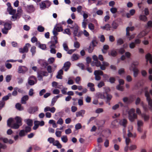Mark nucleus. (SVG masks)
I'll list each match as a JSON object with an SVG mask.
<instances>
[{
    "mask_svg": "<svg viewBox=\"0 0 152 152\" xmlns=\"http://www.w3.org/2000/svg\"><path fill=\"white\" fill-rule=\"evenodd\" d=\"M7 123L8 126L14 129H18L22 125L21 119L18 116H16L15 119L12 118H9Z\"/></svg>",
    "mask_w": 152,
    "mask_h": 152,
    "instance_id": "f257e3e1",
    "label": "nucleus"
},
{
    "mask_svg": "<svg viewBox=\"0 0 152 152\" xmlns=\"http://www.w3.org/2000/svg\"><path fill=\"white\" fill-rule=\"evenodd\" d=\"M102 64H101V62L98 60L95 62H92L91 65L93 66H94L95 65L97 67H100L101 69L102 70H105L106 69V67L110 65L108 62L106 61H103Z\"/></svg>",
    "mask_w": 152,
    "mask_h": 152,
    "instance_id": "f03ea898",
    "label": "nucleus"
},
{
    "mask_svg": "<svg viewBox=\"0 0 152 152\" xmlns=\"http://www.w3.org/2000/svg\"><path fill=\"white\" fill-rule=\"evenodd\" d=\"M148 87H145L143 88L142 91L145 92V95L146 97V99L150 106V109L152 112V99L150 96L149 93L148 91Z\"/></svg>",
    "mask_w": 152,
    "mask_h": 152,
    "instance_id": "7ed1b4c3",
    "label": "nucleus"
},
{
    "mask_svg": "<svg viewBox=\"0 0 152 152\" xmlns=\"http://www.w3.org/2000/svg\"><path fill=\"white\" fill-rule=\"evenodd\" d=\"M135 111L134 109L132 108L128 112L129 119L132 122H133L135 119H137V114L134 113Z\"/></svg>",
    "mask_w": 152,
    "mask_h": 152,
    "instance_id": "20e7f679",
    "label": "nucleus"
},
{
    "mask_svg": "<svg viewBox=\"0 0 152 152\" xmlns=\"http://www.w3.org/2000/svg\"><path fill=\"white\" fill-rule=\"evenodd\" d=\"M110 91V89L109 88H107V90H105V92L104 93V94L102 95V98H106V103H108L109 105H110V102L112 97V96L111 95L107 93L108 91Z\"/></svg>",
    "mask_w": 152,
    "mask_h": 152,
    "instance_id": "39448f33",
    "label": "nucleus"
},
{
    "mask_svg": "<svg viewBox=\"0 0 152 152\" xmlns=\"http://www.w3.org/2000/svg\"><path fill=\"white\" fill-rule=\"evenodd\" d=\"M139 63L138 62H133L131 65V67L132 68V71L134 72V76L136 77L138 75L139 70L136 66L138 65Z\"/></svg>",
    "mask_w": 152,
    "mask_h": 152,
    "instance_id": "423d86ee",
    "label": "nucleus"
},
{
    "mask_svg": "<svg viewBox=\"0 0 152 152\" xmlns=\"http://www.w3.org/2000/svg\"><path fill=\"white\" fill-rule=\"evenodd\" d=\"M31 46V45L28 43H26L23 48L19 49V51L21 53H27L28 51V47Z\"/></svg>",
    "mask_w": 152,
    "mask_h": 152,
    "instance_id": "0eeeda50",
    "label": "nucleus"
},
{
    "mask_svg": "<svg viewBox=\"0 0 152 152\" xmlns=\"http://www.w3.org/2000/svg\"><path fill=\"white\" fill-rule=\"evenodd\" d=\"M28 70V69L24 66H20L18 69L19 73H24Z\"/></svg>",
    "mask_w": 152,
    "mask_h": 152,
    "instance_id": "6e6552de",
    "label": "nucleus"
},
{
    "mask_svg": "<svg viewBox=\"0 0 152 152\" xmlns=\"http://www.w3.org/2000/svg\"><path fill=\"white\" fill-rule=\"evenodd\" d=\"M51 45L50 46V48H56V45L58 43L57 39H52L50 42Z\"/></svg>",
    "mask_w": 152,
    "mask_h": 152,
    "instance_id": "1a4fd4ad",
    "label": "nucleus"
},
{
    "mask_svg": "<svg viewBox=\"0 0 152 152\" xmlns=\"http://www.w3.org/2000/svg\"><path fill=\"white\" fill-rule=\"evenodd\" d=\"M26 9L28 11L30 12H33L35 10V8L33 5H27L26 6Z\"/></svg>",
    "mask_w": 152,
    "mask_h": 152,
    "instance_id": "9d476101",
    "label": "nucleus"
},
{
    "mask_svg": "<svg viewBox=\"0 0 152 152\" xmlns=\"http://www.w3.org/2000/svg\"><path fill=\"white\" fill-rule=\"evenodd\" d=\"M141 116L143 119L145 121H148L150 119L149 115L145 113H142L141 114Z\"/></svg>",
    "mask_w": 152,
    "mask_h": 152,
    "instance_id": "9b49d317",
    "label": "nucleus"
},
{
    "mask_svg": "<svg viewBox=\"0 0 152 152\" xmlns=\"http://www.w3.org/2000/svg\"><path fill=\"white\" fill-rule=\"evenodd\" d=\"M71 65V63L69 61H67L64 63L63 67L65 68L64 69V71H67L68 70Z\"/></svg>",
    "mask_w": 152,
    "mask_h": 152,
    "instance_id": "f8f14e48",
    "label": "nucleus"
},
{
    "mask_svg": "<svg viewBox=\"0 0 152 152\" xmlns=\"http://www.w3.org/2000/svg\"><path fill=\"white\" fill-rule=\"evenodd\" d=\"M117 55V52L114 49L111 50L110 52L108 53V55L113 57H115Z\"/></svg>",
    "mask_w": 152,
    "mask_h": 152,
    "instance_id": "ddd939ff",
    "label": "nucleus"
},
{
    "mask_svg": "<svg viewBox=\"0 0 152 152\" xmlns=\"http://www.w3.org/2000/svg\"><path fill=\"white\" fill-rule=\"evenodd\" d=\"M127 123V120L125 119H123L120 121L119 124L123 126L124 127H125L126 126Z\"/></svg>",
    "mask_w": 152,
    "mask_h": 152,
    "instance_id": "4468645a",
    "label": "nucleus"
},
{
    "mask_svg": "<svg viewBox=\"0 0 152 152\" xmlns=\"http://www.w3.org/2000/svg\"><path fill=\"white\" fill-rule=\"evenodd\" d=\"M85 113V110H82L80 111L77 112L76 113V116L77 117H78L80 116L82 117H83V115Z\"/></svg>",
    "mask_w": 152,
    "mask_h": 152,
    "instance_id": "2eb2a0df",
    "label": "nucleus"
},
{
    "mask_svg": "<svg viewBox=\"0 0 152 152\" xmlns=\"http://www.w3.org/2000/svg\"><path fill=\"white\" fill-rule=\"evenodd\" d=\"M87 86L90 88V90L92 92L95 91V88H94V85L92 83H88L87 84Z\"/></svg>",
    "mask_w": 152,
    "mask_h": 152,
    "instance_id": "dca6fc26",
    "label": "nucleus"
},
{
    "mask_svg": "<svg viewBox=\"0 0 152 152\" xmlns=\"http://www.w3.org/2000/svg\"><path fill=\"white\" fill-rule=\"evenodd\" d=\"M53 144L54 146H56L58 148H61L62 147V145L60 143L59 141L58 140H55L53 143Z\"/></svg>",
    "mask_w": 152,
    "mask_h": 152,
    "instance_id": "f3484780",
    "label": "nucleus"
},
{
    "mask_svg": "<svg viewBox=\"0 0 152 152\" xmlns=\"http://www.w3.org/2000/svg\"><path fill=\"white\" fill-rule=\"evenodd\" d=\"M38 107H31L28 110V112L30 113H33L37 111Z\"/></svg>",
    "mask_w": 152,
    "mask_h": 152,
    "instance_id": "a211bd4d",
    "label": "nucleus"
},
{
    "mask_svg": "<svg viewBox=\"0 0 152 152\" xmlns=\"http://www.w3.org/2000/svg\"><path fill=\"white\" fill-rule=\"evenodd\" d=\"M7 10L9 14L11 15H14L16 12V10L13 9L12 7H10V8H8Z\"/></svg>",
    "mask_w": 152,
    "mask_h": 152,
    "instance_id": "6ab92c4d",
    "label": "nucleus"
},
{
    "mask_svg": "<svg viewBox=\"0 0 152 152\" xmlns=\"http://www.w3.org/2000/svg\"><path fill=\"white\" fill-rule=\"evenodd\" d=\"M40 7L42 10H43L47 8L45 1H42L39 4Z\"/></svg>",
    "mask_w": 152,
    "mask_h": 152,
    "instance_id": "aec40b11",
    "label": "nucleus"
},
{
    "mask_svg": "<svg viewBox=\"0 0 152 152\" xmlns=\"http://www.w3.org/2000/svg\"><path fill=\"white\" fill-rule=\"evenodd\" d=\"M79 28V27L77 25H76L75 26L73 32L74 37H76V35H77Z\"/></svg>",
    "mask_w": 152,
    "mask_h": 152,
    "instance_id": "412c9836",
    "label": "nucleus"
},
{
    "mask_svg": "<svg viewBox=\"0 0 152 152\" xmlns=\"http://www.w3.org/2000/svg\"><path fill=\"white\" fill-rule=\"evenodd\" d=\"M28 96L27 95H25L24 96L21 98V102L23 104H26V101L28 100Z\"/></svg>",
    "mask_w": 152,
    "mask_h": 152,
    "instance_id": "4be33fe9",
    "label": "nucleus"
},
{
    "mask_svg": "<svg viewBox=\"0 0 152 152\" xmlns=\"http://www.w3.org/2000/svg\"><path fill=\"white\" fill-rule=\"evenodd\" d=\"M90 44H91V45L94 47L96 46L97 44H98V42L96 37L94 38Z\"/></svg>",
    "mask_w": 152,
    "mask_h": 152,
    "instance_id": "5701e85b",
    "label": "nucleus"
},
{
    "mask_svg": "<svg viewBox=\"0 0 152 152\" xmlns=\"http://www.w3.org/2000/svg\"><path fill=\"white\" fill-rule=\"evenodd\" d=\"M146 34L145 31H142L137 35V37L138 38H141L145 36Z\"/></svg>",
    "mask_w": 152,
    "mask_h": 152,
    "instance_id": "b1692460",
    "label": "nucleus"
},
{
    "mask_svg": "<svg viewBox=\"0 0 152 152\" xmlns=\"http://www.w3.org/2000/svg\"><path fill=\"white\" fill-rule=\"evenodd\" d=\"M139 18L140 20L144 22H145L147 20V17L144 15H140L139 16Z\"/></svg>",
    "mask_w": 152,
    "mask_h": 152,
    "instance_id": "393cba45",
    "label": "nucleus"
},
{
    "mask_svg": "<svg viewBox=\"0 0 152 152\" xmlns=\"http://www.w3.org/2000/svg\"><path fill=\"white\" fill-rule=\"evenodd\" d=\"M59 97V95H58L52 98L51 101V105L52 106L54 105L55 103Z\"/></svg>",
    "mask_w": 152,
    "mask_h": 152,
    "instance_id": "a878e982",
    "label": "nucleus"
},
{
    "mask_svg": "<svg viewBox=\"0 0 152 152\" xmlns=\"http://www.w3.org/2000/svg\"><path fill=\"white\" fill-rule=\"evenodd\" d=\"M111 26L109 24H106L104 26H102L101 28L103 30L106 29L107 30H110Z\"/></svg>",
    "mask_w": 152,
    "mask_h": 152,
    "instance_id": "bb28decb",
    "label": "nucleus"
},
{
    "mask_svg": "<svg viewBox=\"0 0 152 152\" xmlns=\"http://www.w3.org/2000/svg\"><path fill=\"white\" fill-rule=\"evenodd\" d=\"M39 121H35L34 122V126L33 127L34 130H36L39 127Z\"/></svg>",
    "mask_w": 152,
    "mask_h": 152,
    "instance_id": "cd10ccee",
    "label": "nucleus"
},
{
    "mask_svg": "<svg viewBox=\"0 0 152 152\" xmlns=\"http://www.w3.org/2000/svg\"><path fill=\"white\" fill-rule=\"evenodd\" d=\"M63 71L62 69L60 70L58 72V74L56 76V78L58 79H62V76H60L61 77H59L58 76L59 75H63Z\"/></svg>",
    "mask_w": 152,
    "mask_h": 152,
    "instance_id": "c85d7f7f",
    "label": "nucleus"
},
{
    "mask_svg": "<svg viewBox=\"0 0 152 152\" xmlns=\"http://www.w3.org/2000/svg\"><path fill=\"white\" fill-rule=\"evenodd\" d=\"M53 32V34L54 35L53 37V39H58L57 37H56L58 34V33L57 32V31L54 28Z\"/></svg>",
    "mask_w": 152,
    "mask_h": 152,
    "instance_id": "c756f323",
    "label": "nucleus"
},
{
    "mask_svg": "<svg viewBox=\"0 0 152 152\" xmlns=\"http://www.w3.org/2000/svg\"><path fill=\"white\" fill-rule=\"evenodd\" d=\"M3 25L4 28L9 29H10L12 27L11 25L8 23L4 22Z\"/></svg>",
    "mask_w": 152,
    "mask_h": 152,
    "instance_id": "7c9ffc66",
    "label": "nucleus"
},
{
    "mask_svg": "<svg viewBox=\"0 0 152 152\" xmlns=\"http://www.w3.org/2000/svg\"><path fill=\"white\" fill-rule=\"evenodd\" d=\"M94 74L99 75H103L104 74L103 72L101 70H95Z\"/></svg>",
    "mask_w": 152,
    "mask_h": 152,
    "instance_id": "2f4dec72",
    "label": "nucleus"
},
{
    "mask_svg": "<svg viewBox=\"0 0 152 152\" xmlns=\"http://www.w3.org/2000/svg\"><path fill=\"white\" fill-rule=\"evenodd\" d=\"M141 105L142 107L143 110L145 112H147L148 110V107L147 105H145L143 102L141 103Z\"/></svg>",
    "mask_w": 152,
    "mask_h": 152,
    "instance_id": "473e14b6",
    "label": "nucleus"
},
{
    "mask_svg": "<svg viewBox=\"0 0 152 152\" xmlns=\"http://www.w3.org/2000/svg\"><path fill=\"white\" fill-rule=\"evenodd\" d=\"M26 123L28 126H31L33 124V121L31 120L28 119L26 120Z\"/></svg>",
    "mask_w": 152,
    "mask_h": 152,
    "instance_id": "72a5a7b5",
    "label": "nucleus"
},
{
    "mask_svg": "<svg viewBox=\"0 0 152 152\" xmlns=\"http://www.w3.org/2000/svg\"><path fill=\"white\" fill-rule=\"evenodd\" d=\"M118 23L115 21H113L112 24V27L114 29H116L118 27Z\"/></svg>",
    "mask_w": 152,
    "mask_h": 152,
    "instance_id": "f704fd0d",
    "label": "nucleus"
},
{
    "mask_svg": "<svg viewBox=\"0 0 152 152\" xmlns=\"http://www.w3.org/2000/svg\"><path fill=\"white\" fill-rule=\"evenodd\" d=\"M38 47L43 50H45L46 48V45L44 44H41L39 42V43Z\"/></svg>",
    "mask_w": 152,
    "mask_h": 152,
    "instance_id": "c9c22d12",
    "label": "nucleus"
},
{
    "mask_svg": "<svg viewBox=\"0 0 152 152\" xmlns=\"http://www.w3.org/2000/svg\"><path fill=\"white\" fill-rule=\"evenodd\" d=\"M94 47L91 45V44H90V45L88 48V52L89 53H91L93 51Z\"/></svg>",
    "mask_w": 152,
    "mask_h": 152,
    "instance_id": "e433bc0d",
    "label": "nucleus"
},
{
    "mask_svg": "<svg viewBox=\"0 0 152 152\" xmlns=\"http://www.w3.org/2000/svg\"><path fill=\"white\" fill-rule=\"evenodd\" d=\"M15 107L19 110H23V108L21 107V104L17 103L15 105Z\"/></svg>",
    "mask_w": 152,
    "mask_h": 152,
    "instance_id": "4c0bfd02",
    "label": "nucleus"
},
{
    "mask_svg": "<svg viewBox=\"0 0 152 152\" xmlns=\"http://www.w3.org/2000/svg\"><path fill=\"white\" fill-rule=\"evenodd\" d=\"M36 47L34 46H32L31 49L30 51L32 53V56H33L36 52Z\"/></svg>",
    "mask_w": 152,
    "mask_h": 152,
    "instance_id": "58836bf2",
    "label": "nucleus"
},
{
    "mask_svg": "<svg viewBox=\"0 0 152 152\" xmlns=\"http://www.w3.org/2000/svg\"><path fill=\"white\" fill-rule=\"evenodd\" d=\"M88 27L89 28L91 31H93L94 29V26L91 23H90L88 24Z\"/></svg>",
    "mask_w": 152,
    "mask_h": 152,
    "instance_id": "ea45409f",
    "label": "nucleus"
},
{
    "mask_svg": "<svg viewBox=\"0 0 152 152\" xmlns=\"http://www.w3.org/2000/svg\"><path fill=\"white\" fill-rule=\"evenodd\" d=\"M25 132L24 130H20L19 133V135L21 137H23L26 135Z\"/></svg>",
    "mask_w": 152,
    "mask_h": 152,
    "instance_id": "a19ab883",
    "label": "nucleus"
},
{
    "mask_svg": "<svg viewBox=\"0 0 152 152\" xmlns=\"http://www.w3.org/2000/svg\"><path fill=\"white\" fill-rule=\"evenodd\" d=\"M31 130V126H26L25 127L24 131L26 133L30 132Z\"/></svg>",
    "mask_w": 152,
    "mask_h": 152,
    "instance_id": "79ce46f5",
    "label": "nucleus"
},
{
    "mask_svg": "<svg viewBox=\"0 0 152 152\" xmlns=\"http://www.w3.org/2000/svg\"><path fill=\"white\" fill-rule=\"evenodd\" d=\"M44 28L42 26H39L37 27V30L39 32H42L44 31Z\"/></svg>",
    "mask_w": 152,
    "mask_h": 152,
    "instance_id": "37998d69",
    "label": "nucleus"
},
{
    "mask_svg": "<svg viewBox=\"0 0 152 152\" xmlns=\"http://www.w3.org/2000/svg\"><path fill=\"white\" fill-rule=\"evenodd\" d=\"M61 140L64 142H66L68 141V139L66 136H63L61 137Z\"/></svg>",
    "mask_w": 152,
    "mask_h": 152,
    "instance_id": "c03bdc74",
    "label": "nucleus"
},
{
    "mask_svg": "<svg viewBox=\"0 0 152 152\" xmlns=\"http://www.w3.org/2000/svg\"><path fill=\"white\" fill-rule=\"evenodd\" d=\"M18 88H15L14 89V91L12 93V95L15 96L18 94L17 90Z\"/></svg>",
    "mask_w": 152,
    "mask_h": 152,
    "instance_id": "a18cd8bd",
    "label": "nucleus"
},
{
    "mask_svg": "<svg viewBox=\"0 0 152 152\" xmlns=\"http://www.w3.org/2000/svg\"><path fill=\"white\" fill-rule=\"evenodd\" d=\"M55 61V59L54 58L51 57L49 58L48 60V62L49 64H53Z\"/></svg>",
    "mask_w": 152,
    "mask_h": 152,
    "instance_id": "49530a36",
    "label": "nucleus"
},
{
    "mask_svg": "<svg viewBox=\"0 0 152 152\" xmlns=\"http://www.w3.org/2000/svg\"><path fill=\"white\" fill-rule=\"evenodd\" d=\"M105 85V83L104 82L101 81L97 85L98 87L100 88Z\"/></svg>",
    "mask_w": 152,
    "mask_h": 152,
    "instance_id": "de8ad7c7",
    "label": "nucleus"
},
{
    "mask_svg": "<svg viewBox=\"0 0 152 152\" xmlns=\"http://www.w3.org/2000/svg\"><path fill=\"white\" fill-rule=\"evenodd\" d=\"M54 28L57 30L59 32L62 31H63V28L62 26H56Z\"/></svg>",
    "mask_w": 152,
    "mask_h": 152,
    "instance_id": "09e8293b",
    "label": "nucleus"
},
{
    "mask_svg": "<svg viewBox=\"0 0 152 152\" xmlns=\"http://www.w3.org/2000/svg\"><path fill=\"white\" fill-rule=\"evenodd\" d=\"M123 40L121 39L120 38L118 39L117 42V45H121L124 43Z\"/></svg>",
    "mask_w": 152,
    "mask_h": 152,
    "instance_id": "8fccbe9b",
    "label": "nucleus"
},
{
    "mask_svg": "<svg viewBox=\"0 0 152 152\" xmlns=\"http://www.w3.org/2000/svg\"><path fill=\"white\" fill-rule=\"evenodd\" d=\"M72 58L74 60H76L79 59L78 55L77 54H74L72 56Z\"/></svg>",
    "mask_w": 152,
    "mask_h": 152,
    "instance_id": "3c124183",
    "label": "nucleus"
},
{
    "mask_svg": "<svg viewBox=\"0 0 152 152\" xmlns=\"http://www.w3.org/2000/svg\"><path fill=\"white\" fill-rule=\"evenodd\" d=\"M143 122L141 120H138L137 121V126H143Z\"/></svg>",
    "mask_w": 152,
    "mask_h": 152,
    "instance_id": "603ef678",
    "label": "nucleus"
},
{
    "mask_svg": "<svg viewBox=\"0 0 152 152\" xmlns=\"http://www.w3.org/2000/svg\"><path fill=\"white\" fill-rule=\"evenodd\" d=\"M110 11L112 13L114 14L117 12V10L115 7H112L110 9Z\"/></svg>",
    "mask_w": 152,
    "mask_h": 152,
    "instance_id": "864d4df0",
    "label": "nucleus"
},
{
    "mask_svg": "<svg viewBox=\"0 0 152 152\" xmlns=\"http://www.w3.org/2000/svg\"><path fill=\"white\" fill-rule=\"evenodd\" d=\"M5 102L3 101H0V110H1L3 107L5 105Z\"/></svg>",
    "mask_w": 152,
    "mask_h": 152,
    "instance_id": "5fc2aeb1",
    "label": "nucleus"
},
{
    "mask_svg": "<svg viewBox=\"0 0 152 152\" xmlns=\"http://www.w3.org/2000/svg\"><path fill=\"white\" fill-rule=\"evenodd\" d=\"M9 30L10 29L8 28H6L4 27V28L2 29V32L3 33L7 34L8 30Z\"/></svg>",
    "mask_w": 152,
    "mask_h": 152,
    "instance_id": "6e6d98bb",
    "label": "nucleus"
},
{
    "mask_svg": "<svg viewBox=\"0 0 152 152\" xmlns=\"http://www.w3.org/2000/svg\"><path fill=\"white\" fill-rule=\"evenodd\" d=\"M125 50L123 48H121L118 49V53L120 54H122L125 52Z\"/></svg>",
    "mask_w": 152,
    "mask_h": 152,
    "instance_id": "4d7b16f0",
    "label": "nucleus"
},
{
    "mask_svg": "<svg viewBox=\"0 0 152 152\" xmlns=\"http://www.w3.org/2000/svg\"><path fill=\"white\" fill-rule=\"evenodd\" d=\"M45 1L47 8H48L51 5V3L49 0H45Z\"/></svg>",
    "mask_w": 152,
    "mask_h": 152,
    "instance_id": "13d9d810",
    "label": "nucleus"
},
{
    "mask_svg": "<svg viewBox=\"0 0 152 152\" xmlns=\"http://www.w3.org/2000/svg\"><path fill=\"white\" fill-rule=\"evenodd\" d=\"M141 99L139 97H137V98L135 100V104L136 105H137L140 104H141Z\"/></svg>",
    "mask_w": 152,
    "mask_h": 152,
    "instance_id": "bf43d9fd",
    "label": "nucleus"
},
{
    "mask_svg": "<svg viewBox=\"0 0 152 152\" xmlns=\"http://www.w3.org/2000/svg\"><path fill=\"white\" fill-rule=\"evenodd\" d=\"M115 79L114 77H110L108 81L110 82L111 83H115Z\"/></svg>",
    "mask_w": 152,
    "mask_h": 152,
    "instance_id": "052dcab7",
    "label": "nucleus"
},
{
    "mask_svg": "<svg viewBox=\"0 0 152 152\" xmlns=\"http://www.w3.org/2000/svg\"><path fill=\"white\" fill-rule=\"evenodd\" d=\"M28 83L30 86L33 85L36 83L34 80L30 79L28 80Z\"/></svg>",
    "mask_w": 152,
    "mask_h": 152,
    "instance_id": "680f3d73",
    "label": "nucleus"
},
{
    "mask_svg": "<svg viewBox=\"0 0 152 152\" xmlns=\"http://www.w3.org/2000/svg\"><path fill=\"white\" fill-rule=\"evenodd\" d=\"M116 88L118 90L121 91H123L124 90V89L123 86H121L120 85H118L116 86Z\"/></svg>",
    "mask_w": 152,
    "mask_h": 152,
    "instance_id": "e2e57ef3",
    "label": "nucleus"
},
{
    "mask_svg": "<svg viewBox=\"0 0 152 152\" xmlns=\"http://www.w3.org/2000/svg\"><path fill=\"white\" fill-rule=\"evenodd\" d=\"M137 148V146L135 145H132L129 147V149L130 151H132L135 149Z\"/></svg>",
    "mask_w": 152,
    "mask_h": 152,
    "instance_id": "0e129e2a",
    "label": "nucleus"
},
{
    "mask_svg": "<svg viewBox=\"0 0 152 152\" xmlns=\"http://www.w3.org/2000/svg\"><path fill=\"white\" fill-rule=\"evenodd\" d=\"M103 112V110L102 108H97L95 111V112L97 113H102Z\"/></svg>",
    "mask_w": 152,
    "mask_h": 152,
    "instance_id": "69168bd1",
    "label": "nucleus"
},
{
    "mask_svg": "<svg viewBox=\"0 0 152 152\" xmlns=\"http://www.w3.org/2000/svg\"><path fill=\"white\" fill-rule=\"evenodd\" d=\"M82 127V126L80 124L78 123L75 126V129L76 130H78L81 129Z\"/></svg>",
    "mask_w": 152,
    "mask_h": 152,
    "instance_id": "338daca9",
    "label": "nucleus"
},
{
    "mask_svg": "<svg viewBox=\"0 0 152 152\" xmlns=\"http://www.w3.org/2000/svg\"><path fill=\"white\" fill-rule=\"evenodd\" d=\"M47 70L49 73H51L52 72V68L51 66L49 65L48 66L47 68Z\"/></svg>",
    "mask_w": 152,
    "mask_h": 152,
    "instance_id": "774afa93",
    "label": "nucleus"
}]
</instances>
